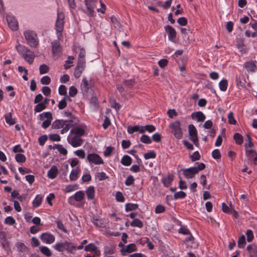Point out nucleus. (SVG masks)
I'll use <instances>...</instances> for the list:
<instances>
[{"label": "nucleus", "instance_id": "nucleus-1", "mask_svg": "<svg viewBox=\"0 0 257 257\" xmlns=\"http://www.w3.org/2000/svg\"><path fill=\"white\" fill-rule=\"evenodd\" d=\"M24 35L27 44L32 48H36L39 44L37 34L33 31L27 30L24 32Z\"/></svg>", "mask_w": 257, "mask_h": 257}, {"label": "nucleus", "instance_id": "nucleus-2", "mask_svg": "<svg viewBox=\"0 0 257 257\" xmlns=\"http://www.w3.org/2000/svg\"><path fill=\"white\" fill-rule=\"evenodd\" d=\"M53 247L55 249L60 252H63L65 250L71 252L76 248L72 243L68 241L58 242L54 245Z\"/></svg>", "mask_w": 257, "mask_h": 257}, {"label": "nucleus", "instance_id": "nucleus-3", "mask_svg": "<svg viewBox=\"0 0 257 257\" xmlns=\"http://www.w3.org/2000/svg\"><path fill=\"white\" fill-rule=\"evenodd\" d=\"M169 127L171 130V133L176 139L179 140L182 138L183 133L179 121H175L169 124Z\"/></svg>", "mask_w": 257, "mask_h": 257}, {"label": "nucleus", "instance_id": "nucleus-4", "mask_svg": "<svg viewBox=\"0 0 257 257\" xmlns=\"http://www.w3.org/2000/svg\"><path fill=\"white\" fill-rule=\"evenodd\" d=\"M68 143L73 147L81 146L83 142L82 139L78 136L70 135L67 138Z\"/></svg>", "mask_w": 257, "mask_h": 257}, {"label": "nucleus", "instance_id": "nucleus-5", "mask_svg": "<svg viewBox=\"0 0 257 257\" xmlns=\"http://www.w3.org/2000/svg\"><path fill=\"white\" fill-rule=\"evenodd\" d=\"M188 130L190 140L194 143L195 146H198L199 142L196 127L193 124H191L189 125Z\"/></svg>", "mask_w": 257, "mask_h": 257}, {"label": "nucleus", "instance_id": "nucleus-6", "mask_svg": "<svg viewBox=\"0 0 257 257\" xmlns=\"http://www.w3.org/2000/svg\"><path fill=\"white\" fill-rule=\"evenodd\" d=\"M137 250L136 245L135 243H131L120 249V252L123 256L126 255L127 253H131L134 251Z\"/></svg>", "mask_w": 257, "mask_h": 257}, {"label": "nucleus", "instance_id": "nucleus-7", "mask_svg": "<svg viewBox=\"0 0 257 257\" xmlns=\"http://www.w3.org/2000/svg\"><path fill=\"white\" fill-rule=\"evenodd\" d=\"M87 159L90 163H93L95 165L101 164L103 163V160L98 155L96 154H88Z\"/></svg>", "mask_w": 257, "mask_h": 257}, {"label": "nucleus", "instance_id": "nucleus-8", "mask_svg": "<svg viewBox=\"0 0 257 257\" xmlns=\"http://www.w3.org/2000/svg\"><path fill=\"white\" fill-rule=\"evenodd\" d=\"M85 67V64L82 60L78 62L77 65L75 69L74 75L76 78H78L81 76L82 72L84 71Z\"/></svg>", "mask_w": 257, "mask_h": 257}, {"label": "nucleus", "instance_id": "nucleus-9", "mask_svg": "<svg viewBox=\"0 0 257 257\" xmlns=\"http://www.w3.org/2000/svg\"><path fill=\"white\" fill-rule=\"evenodd\" d=\"M55 236L49 233H43L41 236L42 241L47 244H51L55 241Z\"/></svg>", "mask_w": 257, "mask_h": 257}, {"label": "nucleus", "instance_id": "nucleus-10", "mask_svg": "<svg viewBox=\"0 0 257 257\" xmlns=\"http://www.w3.org/2000/svg\"><path fill=\"white\" fill-rule=\"evenodd\" d=\"M86 6V13L87 15H91L94 11V7L96 6L97 0H85Z\"/></svg>", "mask_w": 257, "mask_h": 257}, {"label": "nucleus", "instance_id": "nucleus-11", "mask_svg": "<svg viewBox=\"0 0 257 257\" xmlns=\"http://www.w3.org/2000/svg\"><path fill=\"white\" fill-rule=\"evenodd\" d=\"M52 50L55 56H59L61 53L62 48L58 41L52 42Z\"/></svg>", "mask_w": 257, "mask_h": 257}, {"label": "nucleus", "instance_id": "nucleus-12", "mask_svg": "<svg viewBox=\"0 0 257 257\" xmlns=\"http://www.w3.org/2000/svg\"><path fill=\"white\" fill-rule=\"evenodd\" d=\"M183 174L185 177L187 179L192 178L194 177L195 175L197 173V170L196 168L190 167L187 169H182Z\"/></svg>", "mask_w": 257, "mask_h": 257}, {"label": "nucleus", "instance_id": "nucleus-13", "mask_svg": "<svg viewBox=\"0 0 257 257\" xmlns=\"http://www.w3.org/2000/svg\"><path fill=\"white\" fill-rule=\"evenodd\" d=\"M165 30L168 34L169 39L174 42L176 36V32L174 28L170 25H167L165 27Z\"/></svg>", "mask_w": 257, "mask_h": 257}, {"label": "nucleus", "instance_id": "nucleus-14", "mask_svg": "<svg viewBox=\"0 0 257 257\" xmlns=\"http://www.w3.org/2000/svg\"><path fill=\"white\" fill-rule=\"evenodd\" d=\"M16 250L20 255L25 254L29 252V248L24 243L18 242L15 244Z\"/></svg>", "mask_w": 257, "mask_h": 257}, {"label": "nucleus", "instance_id": "nucleus-15", "mask_svg": "<svg viewBox=\"0 0 257 257\" xmlns=\"http://www.w3.org/2000/svg\"><path fill=\"white\" fill-rule=\"evenodd\" d=\"M7 21L9 27L12 30L16 31L18 29V22L15 17H7Z\"/></svg>", "mask_w": 257, "mask_h": 257}, {"label": "nucleus", "instance_id": "nucleus-16", "mask_svg": "<svg viewBox=\"0 0 257 257\" xmlns=\"http://www.w3.org/2000/svg\"><path fill=\"white\" fill-rule=\"evenodd\" d=\"M64 26V17H57V19L55 24L56 30L57 33H61L63 29ZM61 35L60 34H58V38Z\"/></svg>", "mask_w": 257, "mask_h": 257}, {"label": "nucleus", "instance_id": "nucleus-17", "mask_svg": "<svg viewBox=\"0 0 257 257\" xmlns=\"http://www.w3.org/2000/svg\"><path fill=\"white\" fill-rule=\"evenodd\" d=\"M85 132V126H77L70 131V134L75 136H78L80 137L84 135Z\"/></svg>", "mask_w": 257, "mask_h": 257}, {"label": "nucleus", "instance_id": "nucleus-18", "mask_svg": "<svg viewBox=\"0 0 257 257\" xmlns=\"http://www.w3.org/2000/svg\"><path fill=\"white\" fill-rule=\"evenodd\" d=\"M7 233L5 231L0 232V242L3 247L6 250L9 248V242L7 240Z\"/></svg>", "mask_w": 257, "mask_h": 257}, {"label": "nucleus", "instance_id": "nucleus-19", "mask_svg": "<svg viewBox=\"0 0 257 257\" xmlns=\"http://www.w3.org/2000/svg\"><path fill=\"white\" fill-rule=\"evenodd\" d=\"M250 257H257V245L254 244L248 245L246 247Z\"/></svg>", "mask_w": 257, "mask_h": 257}, {"label": "nucleus", "instance_id": "nucleus-20", "mask_svg": "<svg viewBox=\"0 0 257 257\" xmlns=\"http://www.w3.org/2000/svg\"><path fill=\"white\" fill-rule=\"evenodd\" d=\"M22 56L27 62L31 64L33 62L35 55L33 52L29 49Z\"/></svg>", "mask_w": 257, "mask_h": 257}, {"label": "nucleus", "instance_id": "nucleus-21", "mask_svg": "<svg viewBox=\"0 0 257 257\" xmlns=\"http://www.w3.org/2000/svg\"><path fill=\"white\" fill-rule=\"evenodd\" d=\"M191 117L193 119H196L199 122H202L205 119V115L201 111L193 112L191 114Z\"/></svg>", "mask_w": 257, "mask_h": 257}, {"label": "nucleus", "instance_id": "nucleus-22", "mask_svg": "<svg viewBox=\"0 0 257 257\" xmlns=\"http://www.w3.org/2000/svg\"><path fill=\"white\" fill-rule=\"evenodd\" d=\"M80 172V169L79 167H77L75 169L72 170L69 179L71 181H76L78 177V174Z\"/></svg>", "mask_w": 257, "mask_h": 257}, {"label": "nucleus", "instance_id": "nucleus-23", "mask_svg": "<svg viewBox=\"0 0 257 257\" xmlns=\"http://www.w3.org/2000/svg\"><path fill=\"white\" fill-rule=\"evenodd\" d=\"M143 126L141 125H135L133 127L129 126L127 127V132L132 134L136 132H139L141 134H144V130Z\"/></svg>", "mask_w": 257, "mask_h": 257}, {"label": "nucleus", "instance_id": "nucleus-24", "mask_svg": "<svg viewBox=\"0 0 257 257\" xmlns=\"http://www.w3.org/2000/svg\"><path fill=\"white\" fill-rule=\"evenodd\" d=\"M58 173V170L56 166H53L51 169L48 171L47 175L48 177L50 179H54L55 178Z\"/></svg>", "mask_w": 257, "mask_h": 257}, {"label": "nucleus", "instance_id": "nucleus-25", "mask_svg": "<svg viewBox=\"0 0 257 257\" xmlns=\"http://www.w3.org/2000/svg\"><path fill=\"white\" fill-rule=\"evenodd\" d=\"M95 190L93 186H89L86 191L88 199L92 200L94 197Z\"/></svg>", "mask_w": 257, "mask_h": 257}, {"label": "nucleus", "instance_id": "nucleus-26", "mask_svg": "<svg viewBox=\"0 0 257 257\" xmlns=\"http://www.w3.org/2000/svg\"><path fill=\"white\" fill-rule=\"evenodd\" d=\"M66 123V121H65V120L59 119L56 120L53 122L52 127L53 128H60L63 127Z\"/></svg>", "mask_w": 257, "mask_h": 257}, {"label": "nucleus", "instance_id": "nucleus-27", "mask_svg": "<svg viewBox=\"0 0 257 257\" xmlns=\"http://www.w3.org/2000/svg\"><path fill=\"white\" fill-rule=\"evenodd\" d=\"M174 179V176L173 175L169 174L167 177L162 179V182L166 187H169L172 181Z\"/></svg>", "mask_w": 257, "mask_h": 257}, {"label": "nucleus", "instance_id": "nucleus-28", "mask_svg": "<svg viewBox=\"0 0 257 257\" xmlns=\"http://www.w3.org/2000/svg\"><path fill=\"white\" fill-rule=\"evenodd\" d=\"M115 253V247L112 245L105 246L104 247L103 254L105 255H110Z\"/></svg>", "mask_w": 257, "mask_h": 257}, {"label": "nucleus", "instance_id": "nucleus-29", "mask_svg": "<svg viewBox=\"0 0 257 257\" xmlns=\"http://www.w3.org/2000/svg\"><path fill=\"white\" fill-rule=\"evenodd\" d=\"M179 233H182L185 235H189V236L186 238V241H191L193 239V237L190 234L189 230L185 227H181L179 229Z\"/></svg>", "mask_w": 257, "mask_h": 257}, {"label": "nucleus", "instance_id": "nucleus-30", "mask_svg": "<svg viewBox=\"0 0 257 257\" xmlns=\"http://www.w3.org/2000/svg\"><path fill=\"white\" fill-rule=\"evenodd\" d=\"M39 249L41 253L47 257H49L52 255L51 250L47 246H41L39 247Z\"/></svg>", "mask_w": 257, "mask_h": 257}, {"label": "nucleus", "instance_id": "nucleus-31", "mask_svg": "<svg viewBox=\"0 0 257 257\" xmlns=\"http://www.w3.org/2000/svg\"><path fill=\"white\" fill-rule=\"evenodd\" d=\"M132 159L128 155H124L121 160V163L126 166H130L132 164Z\"/></svg>", "mask_w": 257, "mask_h": 257}, {"label": "nucleus", "instance_id": "nucleus-32", "mask_svg": "<svg viewBox=\"0 0 257 257\" xmlns=\"http://www.w3.org/2000/svg\"><path fill=\"white\" fill-rule=\"evenodd\" d=\"M67 99H69L70 100H71L69 98V97L68 96L66 95L61 101H60L59 102L58 105L59 109H64V108H65L66 107V106H67V102H66Z\"/></svg>", "mask_w": 257, "mask_h": 257}, {"label": "nucleus", "instance_id": "nucleus-33", "mask_svg": "<svg viewBox=\"0 0 257 257\" xmlns=\"http://www.w3.org/2000/svg\"><path fill=\"white\" fill-rule=\"evenodd\" d=\"M73 197L76 201H81L84 198V193L82 191H78L75 193Z\"/></svg>", "mask_w": 257, "mask_h": 257}, {"label": "nucleus", "instance_id": "nucleus-34", "mask_svg": "<svg viewBox=\"0 0 257 257\" xmlns=\"http://www.w3.org/2000/svg\"><path fill=\"white\" fill-rule=\"evenodd\" d=\"M245 68L247 71L254 72L256 69L255 65L252 62H248L244 64Z\"/></svg>", "mask_w": 257, "mask_h": 257}, {"label": "nucleus", "instance_id": "nucleus-35", "mask_svg": "<svg viewBox=\"0 0 257 257\" xmlns=\"http://www.w3.org/2000/svg\"><path fill=\"white\" fill-rule=\"evenodd\" d=\"M70 120H65V121H66V123L71 127H74L76 125H77L78 123L79 120L73 116V117L71 118Z\"/></svg>", "mask_w": 257, "mask_h": 257}, {"label": "nucleus", "instance_id": "nucleus-36", "mask_svg": "<svg viewBox=\"0 0 257 257\" xmlns=\"http://www.w3.org/2000/svg\"><path fill=\"white\" fill-rule=\"evenodd\" d=\"M130 225L133 227L142 228L143 226V223L139 219H135L130 223Z\"/></svg>", "mask_w": 257, "mask_h": 257}, {"label": "nucleus", "instance_id": "nucleus-37", "mask_svg": "<svg viewBox=\"0 0 257 257\" xmlns=\"http://www.w3.org/2000/svg\"><path fill=\"white\" fill-rule=\"evenodd\" d=\"M139 205L137 204L127 203L125 205L126 211H131L137 209Z\"/></svg>", "mask_w": 257, "mask_h": 257}, {"label": "nucleus", "instance_id": "nucleus-38", "mask_svg": "<svg viewBox=\"0 0 257 257\" xmlns=\"http://www.w3.org/2000/svg\"><path fill=\"white\" fill-rule=\"evenodd\" d=\"M52 119L53 116L52 114H51L49 116V117L46 118V120H44L42 124V127L44 128H47L51 124Z\"/></svg>", "mask_w": 257, "mask_h": 257}, {"label": "nucleus", "instance_id": "nucleus-39", "mask_svg": "<svg viewBox=\"0 0 257 257\" xmlns=\"http://www.w3.org/2000/svg\"><path fill=\"white\" fill-rule=\"evenodd\" d=\"M42 200V197L38 195L36 196L35 199L33 201V206L34 207H37L40 205Z\"/></svg>", "mask_w": 257, "mask_h": 257}, {"label": "nucleus", "instance_id": "nucleus-40", "mask_svg": "<svg viewBox=\"0 0 257 257\" xmlns=\"http://www.w3.org/2000/svg\"><path fill=\"white\" fill-rule=\"evenodd\" d=\"M233 139L238 145H241L243 143V137L239 133H235L233 135Z\"/></svg>", "mask_w": 257, "mask_h": 257}, {"label": "nucleus", "instance_id": "nucleus-41", "mask_svg": "<svg viewBox=\"0 0 257 257\" xmlns=\"http://www.w3.org/2000/svg\"><path fill=\"white\" fill-rule=\"evenodd\" d=\"M16 49L18 53L22 56L29 50L26 47L20 44L17 46Z\"/></svg>", "mask_w": 257, "mask_h": 257}, {"label": "nucleus", "instance_id": "nucleus-42", "mask_svg": "<svg viewBox=\"0 0 257 257\" xmlns=\"http://www.w3.org/2000/svg\"><path fill=\"white\" fill-rule=\"evenodd\" d=\"M219 88L220 90L224 91L227 88V81L226 79H223L220 81L219 83Z\"/></svg>", "mask_w": 257, "mask_h": 257}, {"label": "nucleus", "instance_id": "nucleus-43", "mask_svg": "<svg viewBox=\"0 0 257 257\" xmlns=\"http://www.w3.org/2000/svg\"><path fill=\"white\" fill-rule=\"evenodd\" d=\"M37 104L35 106L34 111L35 112H40L45 109L46 107V105H44L42 102L37 103Z\"/></svg>", "mask_w": 257, "mask_h": 257}, {"label": "nucleus", "instance_id": "nucleus-44", "mask_svg": "<svg viewBox=\"0 0 257 257\" xmlns=\"http://www.w3.org/2000/svg\"><path fill=\"white\" fill-rule=\"evenodd\" d=\"M171 3H172V0H168L165 2H159L158 3V5L159 6L162 7L165 9H167L170 7Z\"/></svg>", "mask_w": 257, "mask_h": 257}, {"label": "nucleus", "instance_id": "nucleus-45", "mask_svg": "<svg viewBox=\"0 0 257 257\" xmlns=\"http://www.w3.org/2000/svg\"><path fill=\"white\" fill-rule=\"evenodd\" d=\"M5 119L7 123L10 125H13L16 122L14 119L12 118V113H9V114L6 115Z\"/></svg>", "mask_w": 257, "mask_h": 257}, {"label": "nucleus", "instance_id": "nucleus-46", "mask_svg": "<svg viewBox=\"0 0 257 257\" xmlns=\"http://www.w3.org/2000/svg\"><path fill=\"white\" fill-rule=\"evenodd\" d=\"M245 238L244 235L240 236L238 240L237 245L239 248H243L245 244Z\"/></svg>", "mask_w": 257, "mask_h": 257}, {"label": "nucleus", "instance_id": "nucleus-47", "mask_svg": "<svg viewBox=\"0 0 257 257\" xmlns=\"http://www.w3.org/2000/svg\"><path fill=\"white\" fill-rule=\"evenodd\" d=\"M15 159L18 163H24L26 158V157L22 154H18L15 156Z\"/></svg>", "mask_w": 257, "mask_h": 257}, {"label": "nucleus", "instance_id": "nucleus-48", "mask_svg": "<svg viewBox=\"0 0 257 257\" xmlns=\"http://www.w3.org/2000/svg\"><path fill=\"white\" fill-rule=\"evenodd\" d=\"M84 250L86 251H97V247L93 243H89L84 247Z\"/></svg>", "mask_w": 257, "mask_h": 257}, {"label": "nucleus", "instance_id": "nucleus-49", "mask_svg": "<svg viewBox=\"0 0 257 257\" xmlns=\"http://www.w3.org/2000/svg\"><path fill=\"white\" fill-rule=\"evenodd\" d=\"M49 70V67L45 64H42L40 65L39 68V71L41 74L47 73L48 72Z\"/></svg>", "mask_w": 257, "mask_h": 257}, {"label": "nucleus", "instance_id": "nucleus-50", "mask_svg": "<svg viewBox=\"0 0 257 257\" xmlns=\"http://www.w3.org/2000/svg\"><path fill=\"white\" fill-rule=\"evenodd\" d=\"M81 88L85 91H87L89 89V84L87 80L85 77L83 78L81 85Z\"/></svg>", "mask_w": 257, "mask_h": 257}, {"label": "nucleus", "instance_id": "nucleus-51", "mask_svg": "<svg viewBox=\"0 0 257 257\" xmlns=\"http://www.w3.org/2000/svg\"><path fill=\"white\" fill-rule=\"evenodd\" d=\"M85 56V50L83 48H81L80 50L78 62H79L80 60H82L83 62H84V64H85V59H84Z\"/></svg>", "mask_w": 257, "mask_h": 257}, {"label": "nucleus", "instance_id": "nucleus-52", "mask_svg": "<svg viewBox=\"0 0 257 257\" xmlns=\"http://www.w3.org/2000/svg\"><path fill=\"white\" fill-rule=\"evenodd\" d=\"M143 127L144 128V133L146 131H148L149 133H152L155 131L156 129L155 127L151 124L143 126Z\"/></svg>", "mask_w": 257, "mask_h": 257}, {"label": "nucleus", "instance_id": "nucleus-53", "mask_svg": "<svg viewBox=\"0 0 257 257\" xmlns=\"http://www.w3.org/2000/svg\"><path fill=\"white\" fill-rule=\"evenodd\" d=\"M115 199L118 202H123L124 201V197L121 192L118 191L116 193Z\"/></svg>", "mask_w": 257, "mask_h": 257}, {"label": "nucleus", "instance_id": "nucleus-54", "mask_svg": "<svg viewBox=\"0 0 257 257\" xmlns=\"http://www.w3.org/2000/svg\"><path fill=\"white\" fill-rule=\"evenodd\" d=\"M78 187L77 185H69L66 187L65 191L66 192H70L77 189Z\"/></svg>", "mask_w": 257, "mask_h": 257}, {"label": "nucleus", "instance_id": "nucleus-55", "mask_svg": "<svg viewBox=\"0 0 257 257\" xmlns=\"http://www.w3.org/2000/svg\"><path fill=\"white\" fill-rule=\"evenodd\" d=\"M140 141L145 144H150L151 143V140L149 136L145 135L141 137Z\"/></svg>", "mask_w": 257, "mask_h": 257}, {"label": "nucleus", "instance_id": "nucleus-56", "mask_svg": "<svg viewBox=\"0 0 257 257\" xmlns=\"http://www.w3.org/2000/svg\"><path fill=\"white\" fill-rule=\"evenodd\" d=\"M186 193L183 191H179L178 192L175 193L174 195V198L175 199L184 198L186 197Z\"/></svg>", "mask_w": 257, "mask_h": 257}, {"label": "nucleus", "instance_id": "nucleus-57", "mask_svg": "<svg viewBox=\"0 0 257 257\" xmlns=\"http://www.w3.org/2000/svg\"><path fill=\"white\" fill-rule=\"evenodd\" d=\"M165 211V207L162 205H157L155 208V213L157 214L161 213Z\"/></svg>", "mask_w": 257, "mask_h": 257}, {"label": "nucleus", "instance_id": "nucleus-58", "mask_svg": "<svg viewBox=\"0 0 257 257\" xmlns=\"http://www.w3.org/2000/svg\"><path fill=\"white\" fill-rule=\"evenodd\" d=\"M237 47L242 53H245L246 52V47L241 40L238 42Z\"/></svg>", "mask_w": 257, "mask_h": 257}, {"label": "nucleus", "instance_id": "nucleus-59", "mask_svg": "<svg viewBox=\"0 0 257 257\" xmlns=\"http://www.w3.org/2000/svg\"><path fill=\"white\" fill-rule=\"evenodd\" d=\"M56 149L58 150V151L60 152V154L63 155H66L67 154V150L61 145H57L56 147Z\"/></svg>", "mask_w": 257, "mask_h": 257}, {"label": "nucleus", "instance_id": "nucleus-60", "mask_svg": "<svg viewBox=\"0 0 257 257\" xmlns=\"http://www.w3.org/2000/svg\"><path fill=\"white\" fill-rule=\"evenodd\" d=\"M134 181L135 179L134 177L132 175H130L128 176V177L125 180V184L126 186H131L134 183Z\"/></svg>", "mask_w": 257, "mask_h": 257}, {"label": "nucleus", "instance_id": "nucleus-61", "mask_svg": "<svg viewBox=\"0 0 257 257\" xmlns=\"http://www.w3.org/2000/svg\"><path fill=\"white\" fill-rule=\"evenodd\" d=\"M77 93V89L74 86H71L69 88V96L71 97H74Z\"/></svg>", "mask_w": 257, "mask_h": 257}, {"label": "nucleus", "instance_id": "nucleus-62", "mask_svg": "<svg viewBox=\"0 0 257 257\" xmlns=\"http://www.w3.org/2000/svg\"><path fill=\"white\" fill-rule=\"evenodd\" d=\"M192 161L194 162L199 160L200 158V155L198 152H195L190 157Z\"/></svg>", "mask_w": 257, "mask_h": 257}, {"label": "nucleus", "instance_id": "nucleus-63", "mask_svg": "<svg viewBox=\"0 0 257 257\" xmlns=\"http://www.w3.org/2000/svg\"><path fill=\"white\" fill-rule=\"evenodd\" d=\"M74 154L81 159H84L85 157L84 151L81 149L75 151Z\"/></svg>", "mask_w": 257, "mask_h": 257}, {"label": "nucleus", "instance_id": "nucleus-64", "mask_svg": "<svg viewBox=\"0 0 257 257\" xmlns=\"http://www.w3.org/2000/svg\"><path fill=\"white\" fill-rule=\"evenodd\" d=\"M212 157L215 159H219L221 158V154L219 150L215 149L212 153Z\"/></svg>", "mask_w": 257, "mask_h": 257}]
</instances>
